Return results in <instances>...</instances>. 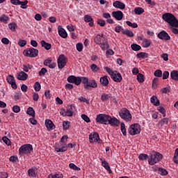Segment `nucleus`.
Listing matches in <instances>:
<instances>
[{
  "mask_svg": "<svg viewBox=\"0 0 178 178\" xmlns=\"http://www.w3.org/2000/svg\"><path fill=\"white\" fill-rule=\"evenodd\" d=\"M94 42L97 44V45H99L102 51H106V49H109L108 39L105 37L104 33L97 34L94 38Z\"/></svg>",
  "mask_w": 178,
  "mask_h": 178,
  "instance_id": "obj_1",
  "label": "nucleus"
},
{
  "mask_svg": "<svg viewBox=\"0 0 178 178\" xmlns=\"http://www.w3.org/2000/svg\"><path fill=\"white\" fill-rule=\"evenodd\" d=\"M162 19L171 27H178V19L170 13H165L162 15Z\"/></svg>",
  "mask_w": 178,
  "mask_h": 178,
  "instance_id": "obj_2",
  "label": "nucleus"
},
{
  "mask_svg": "<svg viewBox=\"0 0 178 178\" xmlns=\"http://www.w3.org/2000/svg\"><path fill=\"white\" fill-rule=\"evenodd\" d=\"M83 84L85 90H91V88H97L98 83L94 79H88L86 76L83 78Z\"/></svg>",
  "mask_w": 178,
  "mask_h": 178,
  "instance_id": "obj_3",
  "label": "nucleus"
},
{
  "mask_svg": "<svg viewBox=\"0 0 178 178\" xmlns=\"http://www.w3.org/2000/svg\"><path fill=\"white\" fill-rule=\"evenodd\" d=\"M69 137L66 135L63 136L60 140V143H61L60 145H57L55 147V150L56 152H66L67 151V139Z\"/></svg>",
  "mask_w": 178,
  "mask_h": 178,
  "instance_id": "obj_4",
  "label": "nucleus"
},
{
  "mask_svg": "<svg viewBox=\"0 0 178 178\" xmlns=\"http://www.w3.org/2000/svg\"><path fill=\"white\" fill-rule=\"evenodd\" d=\"M162 158H163L162 154L158 152H154L152 154H150L148 163L152 166L155 165V163H158V162L162 161Z\"/></svg>",
  "mask_w": 178,
  "mask_h": 178,
  "instance_id": "obj_5",
  "label": "nucleus"
},
{
  "mask_svg": "<svg viewBox=\"0 0 178 178\" xmlns=\"http://www.w3.org/2000/svg\"><path fill=\"white\" fill-rule=\"evenodd\" d=\"M104 69L109 74L113 81H115V83H120L122 81L123 78L122 77V74L118 72V71H113L109 67H106Z\"/></svg>",
  "mask_w": 178,
  "mask_h": 178,
  "instance_id": "obj_6",
  "label": "nucleus"
},
{
  "mask_svg": "<svg viewBox=\"0 0 178 178\" xmlns=\"http://www.w3.org/2000/svg\"><path fill=\"white\" fill-rule=\"evenodd\" d=\"M119 115L121 119L125 120V122H131L132 116L129 109L124 108L119 112Z\"/></svg>",
  "mask_w": 178,
  "mask_h": 178,
  "instance_id": "obj_7",
  "label": "nucleus"
},
{
  "mask_svg": "<svg viewBox=\"0 0 178 178\" xmlns=\"http://www.w3.org/2000/svg\"><path fill=\"white\" fill-rule=\"evenodd\" d=\"M33 151V145L30 144H25L21 146L19 149V155H29Z\"/></svg>",
  "mask_w": 178,
  "mask_h": 178,
  "instance_id": "obj_8",
  "label": "nucleus"
},
{
  "mask_svg": "<svg viewBox=\"0 0 178 178\" xmlns=\"http://www.w3.org/2000/svg\"><path fill=\"white\" fill-rule=\"evenodd\" d=\"M83 78L84 76H76L74 75H70L67 77V81L70 83L75 84V86H80L81 83H83Z\"/></svg>",
  "mask_w": 178,
  "mask_h": 178,
  "instance_id": "obj_9",
  "label": "nucleus"
},
{
  "mask_svg": "<svg viewBox=\"0 0 178 178\" xmlns=\"http://www.w3.org/2000/svg\"><path fill=\"white\" fill-rule=\"evenodd\" d=\"M128 133L130 136H136V134H140L141 133V128L140 127L139 124H132L130 125Z\"/></svg>",
  "mask_w": 178,
  "mask_h": 178,
  "instance_id": "obj_10",
  "label": "nucleus"
},
{
  "mask_svg": "<svg viewBox=\"0 0 178 178\" xmlns=\"http://www.w3.org/2000/svg\"><path fill=\"white\" fill-rule=\"evenodd\" d=\"M23 54L24 56H29V58H35L38 56V49L34 48H28L24 50Z\"/></svg>",
  "mask_w": 178,
  "mask_h": 178,
  "instance_id": "obj_11",
  "label": "nucleus"
},
{
  "mask_svg": "<svg viewBox=\"0 0 178 178\" xmlns=\"http://www.w3.org/2000/svg\"><path fill=\"white\" fill-rule=\"evenodd\" d=\"M109 115L106 114H99L96 117V122L99 123V124H108V119Z\"/></svg>",
  "mask_w": 178,
  "mask_h": 178,
  "instance_id": "obj_12",
  "label": "nucleus"
},
{
  "mask_svg": "<svg viewBox=\"0 0 178 178\" xmlns=\"http://www.w3.org/2000/svg\"><path fill=\"white\" fill-rule=\"evenodd\" d=\"M60 115L64 117L68 116L70 118H72V116H73V106H67V109L62 108L60 111Z\"/></svg>",
  "mask_w": 178,
  "mask_h": 178,
  "instance_id": "obj_13",
  "label": "nucleus"
},
{
  "mask_svg": "<svg viewBox=\"0 0 178 178\" xmlns=\"http://www.w3.org/2000/svg\"><path fill=\"white\" fill-rule=\"evenodd\" d=\"M67 58L65 56L64 54H61L58 56L57 63L58 69H63L66 66Z\"/></svg>",
  "mask_w": 178,
  "mask_h": 178,
  "instance_id": "obj_14",
  "label": "nucleus"
},
{
  "mask_svg": "<svg viewBox=\"0 0 178 178\" xmlns=\"http://www.w3.org/2000/svg\"><path fill=\"white\" fill-rule=\"evenodd\" d=\"M107 123L108 124H111V126H115V127H119V124H120V121L115 117L112 118L111 115H108Z\"/></svg>",
  "mask_w": 178,
  "mask_h": 178,
  "instance_id": "obj_15",
  "label": "nucleus"
},
{
  "mask_svg": "<svg viewBox=\"0 0 178 178\" xmlns=\"http://www.w3.org/2000/svg\"><path fill=\"white\" fill-rule=\"evenodd\" d=\"M157 37L160 40H164L165 41H169V40H170V35L165 31L159 33Z\"/></svg>",
  "mask_w": 178,
  "mask_h": 178,
  "instance_id": "obj_16",
  "label": "nucleus"
},
{
  "mask_svg": "<svg viewBox=\"0 0 178 178\" xmlns=\"http://www.w3.org/2000/svg\"><path fill=\"white\" fill-rule=\"evenodd\" d=\"M90 143H98L99 140V134L97 132L91 133L89 135Z\"/></svg>",
  "mask_w": 178,
  "mask_h": 178,
  "instance_id": "obj_17",
  "label": "nucleus"
},
{
  "mask_svg": "<svg viewBox=\"0 0 178 178\" xmlns=\"http://www.w3.org/2000/svg\"><path fill=\"white\" fill-rule=\"evenodd\" d=\"M58 35L62 38H67V33L65 29L62 28V26L59 25L58 26Z\"/></svg>",
  "mask_w": 178,
  "mask_h": 178,
  "instance_id": "obj_18",
  "label": "nucleus"
},
{
  "mask_svg": "<svg viewBox=\"0 0 178 178\" xmlns=\"http://www.w3.org/2000/svg\"><path fill=\"white\" fill-rule=\"evenodd\" d=\"M113 17H115L116 20H122L123 19V12L118 10V11H113L112 13Z\"/></svg>",
  "mask_w": 178,
  "mask_h": 178,
  "instance_id": "obj_19",
  "label": "nucleus"
},
{
  "mask_svg": "<svg viewBox=\"0 0 178 178\" xmlns=\"http://www.w3.org/2000/svg\"><path fill=\"white\" fill-rule=\"evenodd\" d=\"M28 77L29 75L23 71H21L19 74H17V79L22 81L27 80Z\"/></svg>",
  "mask_w": 178,
  "mask_h": 178,
  "instance_id": "obj_20",
  "label": "nucleus"
},
{
  "mask_svg": "<svg viewBox=\"0 0 178 178\" xmlns=\"http://www.w3.org/2000/svg\"><path fill=\"white\" fill-rule=\"evenodd\" d=\"M84 22L89 23L90 27H94V19H92L91 15H86L84 16Z\"/></svg>",
  "mask_w": 178,
  "mask_h": 178,
  "instance_id": "obj_21",
  "label": "nucleus"
},
{
  "mask_svg": "<svg viewBox=\"0 0 178 178\" xmlns=\"http://www.w3.org/2000/svg\"><path fill=\"white\" fill-rule=\"evenodd\" d=\"M154 172H158V174L161 175V176H167L169 173L166 169L163 168H157L156 167H154Z\"/></svg>",
  "mask_w": 178,
  "mask_h": 178,
  "instance_id": "obj_22",
  "label": "nucleus"
},
{
  "mask_svg": "<svg viewBox=\"0 0 178 178\" xmlns=\"http://www.w3.org/2000/svg\"><path fill=\"white\" fill-rule=\"evenodd\" d=\"M99 161H102V165L108 173H112V170H111V167L109 166V163H108L106 161L103 160L102 158L99 159Z\"/></svg>",
  "mask_w": 178,
  "mask_h": 178,
  "instance_id": "obj_23",
  "label": "nucleus"
},
{
  "mask_svg": "<svg viewBox=\"0 0 178 178\" xmlns=\"http://www.w3.org/2000/svg\"><path fill=\"white\" fill-rule=\"evenodd\" d=\"M113 6H114V8H116L117 9H124L126 8V4L120 1H115L113 3Z\"/></svg>",
  "mask_w": 178,
  "mask_h": 178,
  "instance_id": "obj_24",
  "label": "nucleus"
},
{
  "mask_svg": "<svg viewBox=\"0 0 178 178\" xmlns=\"http://www.w3.org/2000/svg\"><path fill=\"white\" fill-rule=\"evenodd\" d=\"M100 83L103 87H108L109 86V80H108L107 76H104L100 78Z\"/></svg>",
  "mask_w": 178,
  "mask_h": 178,
  "instance_id": "obj_25",
  "label": "nucleus"
},
{
  "mask_svg": "<svg viewBox=\"0 0 178 178\" xmlns=\"http://www.w3.org/2000/svg\"><path fill=\"white\" fill-rule=\"evenodd\" d=\"M45 126L47 130H54V127H55V124L51 120H45Z\"/></svg>",
  "mask_w": 178,
  "mask_h": 178,
  "instance_id": "obj_26",
  "label": "nucleus"
},
{
  "mask_svg": "<svg viewBox=\"0 0 178 178\" xmlns=\"http://www.w3.org/2000/svg\"><path fill=\"white\" fill-rule=\"evenodd\" d=\"M150 102L154 105V106H159L160 105L159 100L156 96H152L150 98Z\"/></svg>",
  "mask_w": 178,
  "mask_h": 178,
  "instance_id": "obj_27",
  "label": "nucleus"
},
{
  "mask_svg": "<svg viewBox=\"0 0 178 178\" xmlns=\"http://www.w3.org/2000/svg\"><path fill=\"white\" fill-rule=\"evenodd\" d=\"M37 168L34 167L32 168H30L28 170V175L29 177H35L37 176V174L35 173V171L37 170Z\"/></svg>",
  "mask_w": 178,
  "mask_h": 178,
  "instance_id": "obj_28",
  "label": "nucleus"
},
{
  "mask_svg": "<svg viewBox=\"0 0 178 178\" xmlns=\"http://www.w3.org/2000/svg\"><path fill=\"white\" fill-rule=\"evenodd\" d=\"M40 43H41L42 47L43 48H44V49H46L47 51H49V49H51V47H52V45H51V44H49V43L45 42V40H42V41L40 42Z\"/></svg>",
  "mask_w": 178,
  "mask_h": 178,
  "instance_id": "obj_29",
  "label": "nucleus"
},
{
  "mask_svg": "<svg viewBox=\"0 0 178 178\" xmlns=\"http://www.w3.org/2000/svg\"><path fill=\"white\" fill-rule=\"evenodd\" d=\"M109 98H112L111 94L103 93L101 96V100L102 101V102H105V101H108Z\"/></svg>",
  "mask_w": 178,
  "mask_h": 178,
  "instance_id": "obj_30",
  "label": "nucleus"
},
{
  "mask_svg": "<svg viewBox=\"0 0 178 178\" xmlns=\"http://www.w3.org/2000/svg\"><path fill=\"white\" fill-rule=\"evenodd\" d=\"M170 77L172 80H175L176 81H178V71L177 70H173L170 73Z\"/></svg>",
  "mask_w": 178,
  "mask_h": 178,
  "instance_id": "obj_31",
  "label": "nucleus"
},
{
  "mask_svg": "<svg viewBox=\"0 0 178 178\" xmlns=\"http://www.w3.org/2000/svg\"><path fill=\"white\" fill-rule=\"evenodd\" d=\"M27 115L32 116V118H35V111L33 107H29L26 111Z\"/></svg>",
  "mask_w": 178,
  "mask_h": 178,
  "instance_id": "obj_32",
  "label": "nucleus"
},
{
  "mask_svg": "<svg viewBox=\"0 0 178 178\" xmlns=\"http://www.w3.org/2000/svg\"><path fill=\"white\" fill-rule=\"evenodd\" d=\"M136 58L138 59H145V58H148V54L145 52H140L136 54Z\"/></svg>",
  "mask_w": 178,
  "mask_h": 178,
  "instance_id": "obj_33",
  "label": "nucleus"
},
{
  "mask_svg": "<svg viewBox=\"0 0 178 178\" xmlns=\"http://www.w3.org/2000/svg\"><path fill=\"white\" fill-rule=\"evenodd\" d=\"M9 20V17L8 15L3 14L0 17V22L1 23H5V24H8V21Z\"/></svg>",
  "mask_w": 178,
  "mask_h": 178,
  "instance_id": "obj_34",
  "label": "nucleus"
},
{
  "mask_svg": "<svg viewBox=\"0 0 178 178\" xmlns=\"http://www.w3.org/2000/svg\"><path fill=\"white\" fill-rule=\"evenodd\" d=\"M122 34H124L127 37H134V33H133V31L129 29H125L122 31Z\"/></svg>",
  "mask_w": 178,
  "mask_h": 178,
  "instance_id": "obj_35",
  "label": "nucleus"
},
{
  "mask_svg": "<svg viewBox=\"0 0 178 178\" xmlns=\"http://www.w3.org/2000/svg\"><path fill=\"white\" fill-rule=\"evenodd\" d=\"M143 44V47L145 48H148L151 45V40H148L147 38H144Z\"/></svg>",
  "mask_w": 178,
  "mask_h": 178,
  "instance_id": "obj_36",
  "label": "nucleus"
},
{
  "mask_svg": "<svg viewBox=\"0 0 178 178\" xmlns=\"http://www.w3.org/2000/svg\"><path fill=\"white\" fill-rule=\"evenodd\" d=\"M149 158V156L147 154H140L138 156L139 161H147Z\"/></svg>",
  "mask_w": 178,
  "mask_h": 178,
  "instance_id": "obj_37",
  "label": "nucleus"
},
{
  "mask_svg": "<svg viewBox=\"0 0 178 178\" xmlns=\"http://www.w3.org/2000/svg\"><path fill=\"white\" fill-rule=\"evenodd\" d=\"M120 129H121V131H122L123 136H127V133L126 132V125L124 124V122H122L120 124Z\"/></svg>",
  "mask_w": 178,
  "mask_h": 178,
  "instance_id": "obj_38",
  "label": "nucleus"
},
{
  "mask_svg": "<svg viewBox=\"0 0 178 178\" xmlns=\"http://www.w3.org/2000/svg\"><path fill=\"white\" fill-rule=\"evenodd\" d=\"M131 48L132 51H140V49H141V46L134 43L131 45Z\"/></svg>",
  "mask_w": 178,
  "mask_h": 178,
  "instance_id": "obj_39",
  "label": "nucleus"
},
{
  "mask_svg": "<svg viewBox=\"0 0 178 178\" xmlns=\"http://www.w3.org/2000/svg\"><path fill=\"white\" fill-rule=\"evenodd\" d=\"M144 10L143 8H135L134 9V13H136V15H143V13H144Z\"/></svg>",
  "mask_w": 178,
  "mask_h": 178,
  "instance_id": "obj_40",
  "label": "nucleus"
},
{
  "mask_svg": "<svg viewBox=\"0 0 178 178\" xmlns=\"http://www.w3.org/2000/svg\"><path fill=\"white\" fill-rule=\"evenodd\" d=\"M6 81L7 83H8V84H12L13 83H14L15 81V76H13V75H8L6 77Z\"/></svg>",
  "mask_w": 178,
  "mask_h": 178,
  "instance_id": "obj_41",
  "label": "nucleus"
},
{
  "mask_svg": "<svg viewBox=\"0 0 178 178\" xmlns=\"http://www.w3.org/2000/svg\"><path fill=\"white\" fill-rule=\"evenodd\" d=\"M90 70L93 72V73H97L99 70V67H98L96 64H92L90 65Z\"/></svg>",
  "mask_w": 178,
  "mask_h": 178,
  "instance_id": "obj_42",
  "label": "nucleus"
},
{
  "mask_svg": "<svg viewBox=\"0 0 178 178\" xmlns=\"http://www.w3.org/2000/svg\"><path fill=\"white\" fill-rule=\"evenodd\" d=\"M157 111H158L160 113L163 114V118H165V117L166 116V110H165V108H163V107H162V106H159V107L157 108Z\"/></svg>",
  "mask_w": 178,
  "mask_h": 178,
  "instance_id": "obj_43",
  "label": "nucleus"
},
{
  "mask_svg": "<svg viewBox=\"0 0 178 178\" xmlns=\"http://www.w3.org/2000/svg\"><path fill=\"white\" fill-rule=\"evenodd\" d=\"M47 178H63V175L60 173H58V174H50Z\"/></svg>",
  "mask_w": 178,
  "mask_h": 178,
  "instance_id": "obj_44",
  "label": "nucleus"
},
{
  "mask_svg": "<svg viewBox=\"0 0 178 178\" xmlns=\"http://www.w3.org/2000/svg\"><path fill=\"white\" fill-rule=\"evenodd\" d=\"M81 119H83V120H84V122H86V123H90L91 122V120H90V118L88 117V115H86V114H82L81 115Z\"/></svg>",
  "mask_w": 178,
  "mask_h": 178,
  "instance_id": "obj_45",
  "label": "nucleus"
},
{
  "mask_svg": "<svg viewBox=\"0 0 178 178\" xmlns=\"http://www.w3.org/2000/svg\"><path fill=\"white\" fill-rule=\"evenodd\" d=\"M97 24H99L100 27H104L105 24H106V22H105V20L102 19H97Z\"/></svg>",
  "mask_w": 178,
  "mask_h": 178,
  "instance_id": "obj_46",
  "label": "nucleus"
},
{
  "mask_svg": "<svg viewBox=\"0 0 178 178\" xmlns=\"http://www.w3.org/2000/svg\"><path fill=\"white\" fill-rule=\"evenodd\" d=\"M8 27L12 30V31H15L17 24H16L15 22H12L8 24Z\"/></svg>",
  "mask_w": 178,
  "mask_h": 178,
  "instance_id": "obj_47",
  "label": "nucleus"
},
{
  "mask_svg": "<svg viewBox=\"0 0 178 178\" xmlns=\"http://www.w3.org/2000/svg\"><path fill=\"white\" fill-rule=\"evenodd\" d=\"M115 33H120L122 31V33H123L124 29H123V27H122V26L118 25L115 27Z\"/></svg>",
  "mask_w": 178,
  "mask_h": 178,
  "instance_id": "obj_48",
  "label": "nucleus"
},
{
  "mask_svg": "<svg viewBox=\"0 0 178 178\" xmlns=\"http://www.w3.org/2000/svg\"><path fill=\"white\" fill-rule=\"evenodd\" d=\"M173 161L175 163H177V165H178V148L175 149Z\"/></svg>",
  "mask_w": 178,
  "mask_h": 178,
  "instance_id": "obj_49",
  "label": "nucleus"
},
{
  "mask_svg": "<svg viewBox=\"0 0 178 178\" xmlns=\"http://www.w3.org/2000/svg\"><path fill=\"white\" fill-rule=\"evenodd\" d=\"M69 168H70V169H72L73 170H77V171L81 170L80 168L77 167V166H76L74 163H70Z\"/></svg>",
  "mask_w": 178,
  "mask_h": 178,
  "instance_id": "obj_50",
  "label": "nucleus"
},
{
  "mask_svg": "<svg viewBox=\"0 0 178 178\" xmlns=\"http://www.w3.org/2000/svg\"><path fill=\"white\" fill-rule=\"evenodd\" d=\"M3 143H5V144H6V145H12V142L10 141V140L9 138H8V137L4 136L2 138Z\"/></svg>",
  "mask_w": 178,
  "mask_h": 178,
  "instance_id": "obj_51",
  "label": "nucleus"
},
{
  "mask_svg": "<svg viewBox=\"0 0 178 178\" xmlns=\"http://www.w3.org/2000/svg\"><path fill=\"white\" fill-rule=\"evenodd\" d=\"M27 44V41L24 40H22L20 39L19 41H18V45L19 47H26V45Z\"/></svg>",
  "mask_w": 178,
  "mask_h": 178,
  "instance_id": "obj_52",
  "label": "nucleus"
},
{
  "mask_svg": "<svg viewBox=\"0 0 178 178\" xmlns=\"http://www.w3.org/2000/svg\"><path fill=\"white\" fill-rule=\"evenodd\" d=\"M137 80L139 83H144V75H143V74H138L137 76Z\"/></svg>",
  "mask_w": 178,
  "mask_h": 178,
  "instance_id": "obj_53",
  "label": "nucleus"
},
{
  "mask_svg": "<svg viewBox=\"0 0 178 178\" xmlns=\"http://www.w3.org/2000/svg\"><path fill=\"white\" fill-rule=\"evenodd\" d=\"M34 89L35 91H40V90H41V84H40V82H35V85H34Z\"/></svg>",
  "mask_w": 178,
  "mask_h": 178,
  "instance_id": "obj_54",
  "label": "nucleus"
},
{
  "mask_svg": "<svg viewBox=\"0 0 178 178\" xmlns=\"http://www.w3.org/2000/svg\"><path fill=\"white\" fill-rule=\"evenodd\" d=\"M154 75L155 76V77H161L162 76V70H156L154 72Z\"/></svg>",
  "mask_w": 178,
  "mask_h": 178,
  "instance_id": "obj_55",
  "label": "nucleus"
},
{
  "mask_svg": "<svg viewBox=\"0 0 178 178\" xmlns=\"http://www.w3.org/2000/svg\"><path fill=\"white\" fill-rule=\"evenodd\" d=\"M70 126V122H69L68 121H64L63 122V129H65V130H67Z\"/></svg>",
  "mask_w": 178,
  "mask_h": 178,
  "instance_id": "obj_56",
  "label": "nucleus"
},
{
  "mask_svg": "<svg viewBox=\"0 0 178 178\" xmlns=\"http://www.w3.org/2000/svg\"><path fill=\"white\" fill-rule=\"evenodd\" d=\"M83 44L82 43H77L76 44V50L79 51V52H81V51H83Z\"/></svg>",
  "mask_w": 178,
  "mask_h": 178,
  "instance_id": "obj_57",
  "label": "nucleus"
},
{
  "mask_svg": "<svg viewBox=\"0 0 178 178\" xmlns=\"http://www.w3.org/2000/svg\"><path fill=\"white\" fill-rule=\"evenodd\" d=\"M13 112L15 113H19L20 112V106L15 105L13 107Z\"/></svg>",
  "mask_w": 178,
  "mask_h": 178,
  "instance_id": "obj_58",
  "label": "nucleus"
},
{
  "mask_svg": "<svg viewBox=\"0 0 178 178\" xmlns=\"http://www.w3.org/2000/svg\"><path fill=\"white\" fill-rule=\"evenodd\" d=\"M65 90H68L69 91H71V90H73L74 88V86L72 83H67L65 84Z\"/></svg>",
  "mask_w": 178,
  "mask_h": 178,
  "instance_id": "obj_59",
  "label": "nucleus"
},
{
  "mask_svg": "<svg viewBox=\"0 0 178 178\" xmlns=\"http://www.w3.org/2000/svg\"><path fill=\"white\" fill-rule=\"evenodd\" d=\"M168 123H169V118H163L160 121V124H161V126H163V124H168Z\"/></svg>",
  "mask_w": 178,
  "mask_h": 178,
  "instance_id": "obj_60",
  "label": "nucleus"
},
{
  "mask_svg": "<svg viewBox=\"0 0 178 178\" xmlns=\"http://www.w3.org/2000/svg\"><path fill=\"white\" fill-rule=\"evenodd\" d=\"M48 70L47 68H42L41 70L39 72V76H45V73H47Z\"/></svg>",
  "mask_w": 178,
  "mask_h": 178,
  "instance_id": "obj_61",
  "label": "nucleus"
},
{
  "mask_svg": "<svg viewBox=\"0 0 178 178\" xmlns=\"http://www.w3.org/2000/svg\"><path fill=\"white\" fill-rule=\"evenodd\" d=\"M178 27H175V26H171L170 27V30L172 31V33H173V34H175L176 35H177L178 34Z\"/></svg>",
  "mask_w": 178,
  "mask_h": 178,
  "instance_id": "obj_62",
  "label": "nucleus"
},
{
  "mask_svg": "<svg viewBox=\"0 0 178 178\" xmlns=\"http://www.w3.org/2000/svg\"><path fill=\"white\" fill-rule=\"evenodd\" d=\"M167 79H169V72L164 71L163 73V80H166Z\"/></svg>",
  "mask_w": 178,
  "mask_h": 178,
  "instance_id": "obj_63",
  "label": "nucleus"
},
{
  "mask_svg": "<svg viewBox=\"0 0 178 178\" xmlns=\"http://www.w3.org/2000/svg\"><path fill=\"white\" fill-rule=\"evenodd\" d=\"M8 173L3 172H0V178H8Z\"/></svg>",
  "mask_w": 178,
  "mask_h": 178,
  "instance_id": "obj_64",
  "label": "nucleus"
}]
</instances>
